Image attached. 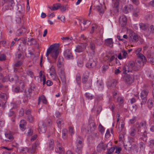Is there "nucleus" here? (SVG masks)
Returning <instances> with one entry per match:
<instances>
[{
  "label": "nucleus",
  "mask_w": 154,
  "mask_h": 154,
  "mask_svg": "<svg viewBox=\"0 0 154 154\" xmlns=\"http://www.w3.org/2000/svg\"><path fill=\"white\" fill-rule=\"evenodd\" d=\"M124 81L128 84H131L134 80V77L133 75H127L124 77Z\"/></svg>",
  "instance_id": "obj_5"
},
{
  "label": "nucleus",
  "mask_w": 154,
  "mask_h": 154,
  "mask_svg": "<svg viewBox=\"0 0 154 154\" xmlns=\"http://www.w3.org/2000/svg\"><path fill=\"white\" fill-rule=\"evenodd\" d=\"M82 147L83 144H76V152L80 153L82 150Z\"/></svg>",
  "instance_id": "obj_35"
},
{
  "label": "nucleus",
  "mask_w": 154,
  "mask_h": 154,
  "mask_svg": "<svg viewBox=\"0 0 154 154\" xmlns=\"http://www.w3.org/2000/svg\"><path fill=\"white\" fill-rule=\"evenodd\" d=\"M62 137L64 140H66L67 137L68 131L66 129H63L62 130Z\"/></svg>",
  "instance_id": "obj_30"
},
{
  "label": "nucleus",
  "mask_w": 154,
  "mask_h": 154,
  "mask_svg": "<svg viewBox=\"0 0 154 154\" xmlns=\"http://www.w3.org/2000/svg\"><path fill=\"white\" fill-rule=\"evenodd\" d=\"M120 0H113V6L114 8H117L119 6Z\"/></svg>",
  "instance_id": "obj_40"
},
{
  "label": "nucleus",
  "mask_w": 154,
  "mask_h": 154,
  "mask_svg": "<svg viewBox=\"0 0 154 154\" xmlns=\"http://www.w3.org/2000/svg\"><path fill=\"white\" fill-rule=\"evenodd\" d=\"M72 40V37L71 38H69L67 37H66V38H65V40L64 42L66 43H67L68 44H69L70 43Z\"/></svg>",
  "instance_id": "obj_55"
},
{
  "label": "nucleus",
  "mask_w": 154,
  "mask_h": 154,
  "mask_svg": "<svg viewBox=\"0 0 154 154\" xmlns=\"http://www.w3.org/2000/svg\"><path fill=\"white\" fill-rule=\"evenodd\" d=\"M149 92L147 89H145L142 90L141 92L140 97L142 100L141 103V108L143 107L142 105H144L146 103L147 100V96Z\"/></svg>",
  "instance_id": "obj_4"
},
{
  "label": "nucleus",
  "mask_w": 154,
  "mask_h": 154,
  "mask_svg": "<svg viewBox=\"0 0 154 154\" xmlns=\"http://www.w3.org/2000/svg\"><path fill=\"white\" fill-rule=\"evenodd\" d=\"M114 148L113 147H111L109 149L106 154H111L114 152Z\"/></svg>",
  "instance_id": "obj_62"
},
{
  "label": "nucleus",
  "mask_w": 154,
  "mask_h": 154,
  "mask_svg": "<svg viewBox=\"0 0 154 154\" xmlns=\"http://www.w3.org/2000/svg\"><path fill=\"white\" fill-rule=\"evenodd\" d=\"M38 146L37 143H35L33 144L32 148H28V152L30 154L35 153L36 147Z\"/></svg>",
  "instance_id": "obj_19"
},
{
  "label": "nucleus",
  "mask_w": 154,
  "mask_h": 154,
  "mask_svg": "<svg viewBox=\"0 0 154 154\" xmlns=\"http://www.w3.org/2000/svg\"><path fill=\"white\" fill-rule=\"evenodd\" d=\"M81 76L79 75H77L76 76V80L77 83L79 84L81 82Z\"/></svg>",
  "instance_id": "obj_54"
},
{
  "label": "nucleus",
  "mask_w": 154,
  "mask_h": 154,
  "mask_svg": "<svg viewBox=\"0 0 154 154\" xmlns=\"http://www.w3.org/2000/svg\"><path fill=\"white\" fill-rule=\"evenodd\" d=\"M18 12L20 14L23 13L24 10V7L22 6L21 5H19L18 6Z\"/></svg>",
  "instance_id": "obj_41"
},
{
  "label": "nucleus",
  "mask_w": 154,
  "mask_h": 154,
  "mask_svg": "<svg viewBox=\"0 0 154 154\" xmlns=\"http://www.w3.org/2000/svg\"><path fill=\"white\" fill-rule=\"evenodd\" d=\"M139 127L140 129H144L146 130L147 128L146 122V121H143L139 124Z\"/></svg>",
  "instance_id": "obj_22"
},
{
  "label": "nucleus",
  "mask_w": 154,
  "mask_h": 154,
  "mask_svg": "<svg viewBox=\"0 0 154 154\" xmlns=\"http://www.w3.org/2000/svg\"><path fill=\"white\" fill-rule=\"evenodd\" d=\"M50 76H51V78L54 80H56L57 79V77L56 73H51L50 74Z\"/></svg>",
  "instance_id": "obj_53"
},
{
  "label": "nucleus",
  "mask_w": 154,
  "mask_h": 154,
  "mask_svg": "<svg viewBox=\"0 0 154 154\" xmlns=\"http://www.w3.org/2000/svg\"><path fill=\"white\" fill-rule=\"evenodd\" d=\"M26 124L25 121L24 120H23L20 121V126L22 130L23 131L26 128L25 126Z\"/></svg>",
  "instance_id": "obj_29"
},
{
  "label": "nucleus",
  "mask_w": 154,
  "mask_h": 154,
  "mask_svg": "<svg viewBox=\"0 0 154 154\" xmlns=\"http://www.w3.org/2000/svg\"><path fill=\"white\" fill-rule=\"evenodd\" d=\"M138 57L140 58L143 62L146 61L145 57L144 55L141 54H140L138 55Z\"/></svg>",
  "instance_id": "obj_51"
},
{
  "label": "nucleus",
  "mask_w": 154,
  "mask_h": 154,
  "mask_svg": "<svg viewBox=\"0 0 154 154\" xmlns=\"http://www.w3.org/2000/svg\"><path fill=\"white\" fill-rule=\"evenodd\" d=\"M89 48L91 51V55H94L96 51L95 45L94 43V42L91 41L90 42Z\"/></svg>",
  "instance_id": "obj_13"
},
{
  "label": "nucleus",
  "mask_w": 154,
  "mask_h": 154,
  "mask_svg": "<svg viewBox=\"0 0 154 154\" xmlns=\"http://www.w3.org/2000/svg\"><path fill=\"white\" fill-rule=\"evenodd\" d=\"M5 137L7 139L5 140H6L11 141L13 140L14 138L12 135L8 133L5 134Z\"/></svg>",
  "instance_id": "obj_31"
},
{
  "label": "nucleus",
  "mask_w": 154,
  "mask_h": 154,
  "mask_svg": "<svg viewBox=\"0 0 154 154\" xmlns=\"http://www.w3.org/2000/svg\"><path fill=\"white\" fill-rule=\"evenodd\" d=\"M140 28L142 30H145L148 28V25L147 24L141 23L139 24Z\"/></svg>",
  "instance_id": "obj_34"
},
{
  "label": "nucleus",
  "mask_w": 154,
  "mask_h": 154,
  "mask_svg": "<svg viewBox=\"0 0 154 154\" xmlns=\"http://www.w3.org/2000/svg\"><path fill=\"white\" fill-rule=\"evenodd\" d=\"M139 68V66H137V64H135L134 61H132L129 62L127 65L124 66L122 69L123 70V73L126 74L128 72H131L133 70L137 71Z\"/></svg>",
  "instance_id": "obj_2"
},
{
  "label": "nucleus",
  "mask_w": 154,
  "mask_h": 154,
  "mask_svg": "<svg viewBox=\"0 0 154 154\" xmlns=\"http://www.w3.org/2000/svg\"><path fill=\"white\" fill-rule=\"evenodd\" d=\"M122 52L123 53L122 57L123 58H126L128 56V54L127 52L125 50H123L122 51Z\"/></svg>",
  "instance_id": "obj_60"
},
{
  "label": "nucleus",
  "mask_w": 154,
  "mask_h": 154,
  "mask_svg": "<svg viewBox=\"0 0 154 154\" xmlns=\"http://www.w3.org/2000/svg\"><path fill=\"white\" fill-rule=\"evenodd\" d=\"M6 59V56L4 54H0V61H4Z\"/></svg>",
  "instance_id": "obj_56"
},
{
  "label": "nucleus",
  "mask_w": 154,
  "mask_h": 154,
  "mask_svg": "<svg viewBox=\"0 0 154 154\" xmlns=\"http://www.w3.org/2000/svg\"><path fill=\"white\" fill-rule=\"evenodd\" d=\"M125 123L124 122H121L120 127H119V129L118 130V132H120L122 131L124 128L125 126Z\"/></svg>",
  "instance_id": "obj_42"
},
{
  "label": "nucleus",
  "mask_w": 154,
  "mask_h": 154,
  "mask_svg": "<svg viewBox=\"0 0 154 154\" xmlns=\"http://www.w3.org/2000/svg\"><path fill=\"white\" fill-rule=\"evenodd\" d=\"M50 74L51 73H56L55 70L53 66H52L50 69L49 71Z\"/></svg>",
  "instance_id": "obj_63"
},
{
  "label": "nucleus",
  "mask_w": 154,
  "mask_h": 154,
  "mask_svg": "<svg viewBox=\"0 0 154 154\" xmlns=\"http://www.w3.org/2000/svg\"><path fill=\"white\" fill-rule=\"evenodd\" d=\"M89 75V73L88 72H85L84 73L82 79V82L83 83H86L88 79V78Z\"/></svg>",
  "instance_id": "obj_25"
},
{
  "label": "nucleus",
  "mask_w": 154,
  "mask_h": 154,
  "mask_svg": "<svg viewBox=\"0 0 154 154\" xmlns=\"http://www.w3.org/2000/svg\"><path fill=\"white\" fill-rule=\"evenodd\" d=\"M136 130L135 129L133 128H131V131L130 132V134L131 136H134L135 134Z\"/></svg>",
  "instance_id": "obj_49"
},
{
  "label": "nucleus",
  "mask_w": 154,
  "mask_h": 154,
  "mask_svg": "<svg viewBox=\"0 0 154 154\" xmlns=\"http://www.w3.org/2000/svg\"><path fill=\"white\" fill-rule=\"evenodd\" d=\"M57 147L58 148L57 151L60 154H63L64 153V152L62 147L61 146H57Z\"/></svg>",
  "instance_id": "obj_50"
},
{
  "label": "nucleus",
  "mask_w": 154,
  "mask_h": 154,
  "mask_svg": "<svg viewBox=\"0 0 154 154\" xmlns=\"http://www.w3.org/2000/svg\"><path fill=\"white\" fill-rule=\"evenodd\" d=\"M27 74L29 75L31 77H33V73L30 70H27Z\"/></svg>",
  "instance_id": "obj_64"
},
{
  "label": "nucleus",
  "mask_w": 154,
  "mask_h": 154,
  "mask_svg": "<svg viewBox=\"0 0 154 154\" xmlns=\"http://www.w3.org/2000/svg\"><path fill=\"white\" fill-rule=\"evenodd\" d=\"M54 141L53 140H50L49 142V148L50 149H52L54 148Z\"/></svg>",
  "instance_id": "obj_45"
},
{
  "label": "nucleus",
  "mask_w": 154,
  "mask_h": 154,
  "mask_svg": "<svg viewBox=\"0 0 154 154\" xmlns=\"http://www.w3.org/2000/svg\"><path fill=\"white\" fill-rule=\"evenodd\" d=\"M58 74L62 82L66 83V80L64 67L59 68Z\"/></svg>",
  "instance_id": "obj_7"
},
{
  "label": "nucleus",
  "mask_w": 154,
  "mask_h": 154,
  "mask_svg": "<svg viewBox=\"0 0 154 154\" xmlns=\"http://www.w3.org/2000/svg\"><path fill=\"white\" fill-rule=\"evenodd\" d=\"M63 120L61 119H58L57 121V123L58 126L59 128H60L61 127V124L63 123Z\"/></svg>",
  "instance_id": "obj_44"
},
{
  "label": "nucleus",
  "mask_w": 154,
  "mask_h": 154,
  "mask_svg": "<svg viewBox=\"0 0 154 154\" xmlns=\"http://www.w3.org/2000/svg\"><path fill=\"white\" fill-rule=\"evenodd\" d=\"M107 145H104L103 143L101 142L97 146V150L98 152H100L103 150H105L107 148Z\"/></svg>",
  "instance_id": "obj_9"
},
{
  "label": "nucleus",
  "mask_w": 154,
  "mask_h": 154,
  "mask_svg": "<svg viewBox=\"0 0 154 154\" xmlns=\"http://www.w3.org/2000/svg\"><path fill=\"white\" fill-rule=\"evenodd\" d=\"M92 27L91 31V33H93L94 31L95 30L98 29V26L96 24H94L92 25Z\"/></svg>",
  "instance_id": "obj_47"
},
{
  "label": "nucleus",
  "mask_w": 154,
  "mask_h": 154,
  "mask_svg": "<svg viewBox=\"0 0 154 154\" xmlns=\"http://www.w3.org/2000/svg\"><path fill=\"white\" fill-rule=\"evenodd\" d=\"M26 31V29L25 27L22 26L17 31L16 33L17 35H21L24 34Z\"/></svg>",
  "instance_id": "obj_18"
},
{
  "label": "nucleus",
  "mask_w": 154,
  "mask_h": 154,
  "mask_svg": "<svg viewBox=\"0 0 154 154\" xmlns=\"http://www.w3.org/2000/svg\"><path fill=\"white\" fill-rule=\"evenodd\" d=\"M140 147L142 150H144L145 149V144L143 142H140Z\"/></svg>",
  "instance_id": "obj_59"
},
{
  "label": "nucleus",
  "mask_w": 154,
  "mask_h": 154,
  "mask_svg": "<svg viewBox=\"0 0 154 154\" xmlns=\"http://www.w3.org/2000/svg\"><path fill=\"white\" fill-rule=\"evenodd\" d=\"M98 129L99 131L102 134H103L104 132V127L100 124L98 126Z\"/></svg>",
  "instance_id": "obj_46"
},
{
  "label": "nucleus",
  "mask_w": 154,
  "mask_h": 154,
  "mask_svg": "<svg viewBox=\"0 0 154 154\" xmlns=\"http://www.w3.org/2000/svg\"><path fill=\"white\" fill-rule=\"evenodd\" d=\"M148 35H149L151 33H154V26L151 25L149 27L148 30Z\"/></svg>",
  "instance_id": "obj_32"
},
{
  "label": "nucleus",
  "mask_w": 154,
  "mask_h": 154,
  "mask_svg": "<svg viewBox=\"0 0 154 154\" xmlns=\"http://www.w3.org/2000/svg\"><path fill=\"white\" fill-rule=\"evenodd\" d=\"M148 106L149 108L151 109L154 106V101L153 100L149 99L147 102Z\"/></svg>",
  "instance_id": "obj_28"
},
{
  "label": "nucleus",
  "mask_w": 154,
  "mask_h": 154,
  "mask_svg": "<svg viewBox=\"0 0 154 154\" xmlns=\"http://www.w3.org/2000/svg\"><path fill=\"white\" fill-rule=\"evenodd\" d=\"M113 42L112 38H109L105 40V45L110 47H112L113 45Z\"/></svg>",
  "instance_id": "obj_23"
},
{
  "label": "nucleus",
  "mask_w": 154,
  "mask_h": 154,
  "mask_svg": "<svg viewBox=\"0 0 154 154\" xmlns=\"http://www.w3.org/2000/svg\"><path fill=\"white\" fill-rule=\"evenodd\" d=\"M8 81L10 82H13L14 81H17L18 79V77L16 74L13 75H9L8 76Z\"/></svg>",
  "instance_id": "obj_20"
},
{
  "label": "nucleus",
  "mask_w": 154,
  "mask_h": 154,
  "mask_svg": "<svg viewBox=\"0 0 154 154\" xmlns=\"http://www.w3.org/2000/svg\"><path fill=\"white\" fill-rule=\"evenodd\" d=\"M60 10L62 12H64L66 10H68V8L67 7V5H61L60 4Z\"/></svg>",
  "instance_id": "obj_38"
},
{
  "label": "nucleus",
  "mask_w": 154,
  "mask_h": 154,
  "mask_svg": "<svg viewBox=\"0 0 154 154\" xmlns=\"http://www.w3.org/2000/svg\"><path fill=\"white\" fill-rule=\"evenodd\" d=\"M76 144H83V140L80 136H78L76 140Z\"/></svg>",
  "instance_id": "obj_36"
},
{
  "label": "nucleus",
  "mask_w": 154,
  "mask_h": 154,
  "mask_svg": "<svg viewBox=\"0 0 154 154\" xmlns=\"http://www.w3.org/2000/svg\"><path fill=\"white\" fill-rule=\"evenodd\" d=\"M127 22L126 17L124 15L120 17L119 20V24L122 26H124L126 24Z\"/></svg>",
  "instance_id": "obj_15"
},
{
  "label": "nucleus",
  "mask_w": 154,
  "mask_h": 154,
  "mask_svg": "<svg viewBox=\"0 0 154 154\" xmlns=\"http://www.w3.org/2000/svg\"><path fill=\"white\" fill-rule=\"evenodd\" d=\"M60 7V3H57L54 4L52 7H48L52 11L57 10Z\"/></svg>",
  "instance_id": "obj_26"
},
{
  "label": "nucleus",
  "mask_w": 154,
  "mask_h": 154,
  "mask_svg": "<svg viewBox=\"0 0 154 154\" xmlns=\"http://www.w3.org/2000/svg\"><path fill=\"white\" fill-rule=\"evenodd\" d=\"M88 129L86 130L85 129V126H83L81 129L82 131H85V132L88 134H90L92 132L94 131L96 128L95 124L94 122H92L90 123L88 126Z\"/></svg>",
  "instance_id": "obj_3"
},
{
  "label": "nucleus",
  "mask_w": 154,
  "mask_h": 154,
  "mask_svg": "<svg viewBox=\"0 0 154 154\" xmlns=\"http://www.w3.org/2000/svg\"><path fill=\"white\" fill-rule=\"evenodd\" d=\"M23 64V62L20 61H18L15 62L14 64V66L18 67L20 66Z\"/></svg>",
  "instance_id": "obj_48"
},
{
  "label": "nucleus",
  "mask_w": 154,
  "mask_h": 154,
  "mask_svg": "<svg viewBox=\"0 0 154 154\" xmlns=\"http://www.w3.org/2000/svg\"><path fill=\"white\" fill-rule=\"evenodd\" d=\"M133 14L134 16L138 17L140 14V9L137 8L135 9L134 11Z\"/></svg>",
  "instance_id": "obj_37"
},
{
  "label": "nucleus",
  "mask_w": 154,
  "mask_h": 154,
  "mask_svg": "<svg viewBox=\"0 0 154 154\" xmlns=\"http://www.w3.org/2000/svg\"><path fill=\"white\" fill-rule=\"evenodd\" d=\"M118 102L121 103H122L124 102V99L123 97H119L117 99Z\"/></svg>",
  "instance_id": "obj_57"
},
{
  "label": "nucleus",
  "mask_w": 154,
  "mask_h": 154,
  "mask_svg": "<svg viewBox=\"0 0 154 154\" xmlns=\"http://www.w3.org/2000/svg\"><path fill=\"white\" fill-rule=\"evenodd\" d=\"M63 58L62 57H59L57 62V66L59 68L64 67Z\"/></svg>",
  "instance_id": "obj_21"
},
{
  "label": "nucleus",
  "mask_w": 154,
  "mask_h": 154,
  "mask_svg": "<svg viewBox=\"0 0 154 154\" xmlns=\"http://www.w3.org/2000/svg\"><path fill=\"white\" fill-rule=\"evenodd\" d=\"M58 48L55 44L52 45L47 49L46 56L48 57L50 54L52 59L55 60L59 54Z\"/></svg>",
  "instance_id": "obj_1"
},
{
  "label": "nucleus",
  "mask_w": 154,
  "mask_h": 154,
  "mask_svg": "<svg viewBox=\"0 0 154 154\" xmlns=\"http://www.w3.org/2000/svg\"><path fill=\"white\" fill-rule=\"evenodd\" d=\"M95 61L93 59H89L88 62L86 64V66L88 68H92L96 66Z\"/></svg>",
  "instance_id": "obj_14"
},
{
  "label": "nucleus",
  "mask_w": 154,
  "mask_h": 154,
  "mask_svg": "<svg viewBox=\"0 0 154 154\" xmlns=\"http://www.w3.org/2000/svg\"><path fill=\"white\" fill-rule=\"evenodd\" d=\"M38 128V131L40 134L44 133L46 130V126L45 123L42 121L39 122Z\"/></svg>",
  "instance_id": "obj_6"
},
{
  "label": "nucleus",
  "mask_w": 154,
  "mask_h": 154,
  "mask_svg": "<svg viewBox=\"0 0 154 154\" xmlns=\"http://www.w3.org/2000/svg\"><path fill=\"white\" fill-rule=\"evenodd\" d=\"M34 119L33 117L31 115L28 116V120L30 122H32L34 121Z\"/></svg>",
  "instance_id": "obj_52"
},
{
  "label": "nucleus",
  "mask_w": 154,
  "mask_h": 154,
  "mask_svg": "<svg viewBox=\"0 0 154 154\" xmlns=\"http://www.w3.org/2000/svg\"><path fill=\"white\" fill-rule=\"evenodd\" d=\"M86 97L88 100H91L94 97V96L91 95L90 94L88 93H86L85 94Z\"/></svg>",
  "instance_id": "obj_43"
},
{
  "label": "nucleus",
  "mask_w": 154,
  "mask_h": 154,
  "mask_svg": "<svg viewBox=\"0 0 154 154\" xmlns=\"http://www.w3.org/2000/svg\"><path fill=\"white\" fill-rule=\"evenodd\" d=\"M64 56L67 59H72L73 56L71 50L69 49L66 50L64 52Z\"/></svg>",
  "instance_id": "obj_10"
},
{
  "label": "nucleus",
  "mask_w": 154,
  "mask_h": 154,
  "mask_svg": "<svg viewBox=\"0 0 154 154\" xmlns=\"http://www.w3.org/2000/svg\"><path fill=\"white\" fill-rule=\"evenodd\" d=\"M105 59L107 61L108 63H110L112 62L115 60H117V55H115L111 56H106L105 58Z\"/></svg>",
  "instance_id": "obj_17"
},
{
  "label": "nucleus",
  "mask_w": 154,
  "mask_h": 154,
  "mask_svg": "<svg viewBox=\"0 0 154 154\" xmlns=\"http://www.w3.org/2000/svg\"><path fill=\"white\" fill-rule=\"evenodd\" d=\"M95 9L98 11L100 13L103 14V10L102 8V6H96L95 7Z\"/></svg>",
  "instance_id": "obj_39"
},
{
  "label": "nucleus",
  "mask_w": 154,
  "mask_h": 154,
  "mask_svg": "<svg viewBox=\"0 0 154 154\" xmlns=\"http://www.w3.org/2000/svg\"><path fill=\"white\" fill-rule=\"evenodd\" d=\"M87 44L86 43L82 44L80 45H77L75 49L76 52L80 53L83 52L85 49Z\"/></svg>",
  "instance_id": "obj_8"
},
{
  "label": "nucleus",
  "mask_w": 154,
  "mask_h": 154,
  "mask_svg": "<svg viewBox=\"0 0 154 154\" xmlns=\"http://www.w3.org/2000/svg\"><path fill=\"white\" fill-rule=\"evenodd\" d=\"M82 23V24L81 23L80 24V26L81 30H84L85 28H87L90 26L91 23V22L88 20H84Z\"/></svg>",
  "instance_id": "obj_12"
},
{
  "label": "nucleus",
  "mask_w": 154,
  "mask_h": 154,
  "mask_svg": "<svg viewBox=\"0 0 154 154\" xmlns=\"http://www.w3.org/2000/svg\"><path fill=\"white\" fill-rule=\"evenodd\" d=\"M33 133V131L31 129H30L28 131V132H27V135L29 136H31Z\"/></svg>",
  "instance_id": "obj_61"
},
{
  "label": "nucleus",
  "mask_w": 154,
  "mask_h": 154,
  "mask_svg": "<svg viewBox=\"0 0 154 154\" xmlns=\"http://www.w3.org/2000/svg\"><path fill=\"white\" fill-rule=\"evenodd\" d=\"M58 19H60L61 21L63 22H65L66 20L65 17L63 15L61 16L60 17L59 16H58Z\"/></svg>",
  "instance_id": "obj_58"
},
{
  "label": "nucleus",
  "mask_w": 154,
  "mask_h": 154,
  "mask_svg": "<svg viewBox=\"0 0 154 154\" xmlns=\"http://www.w3.org/2000/svg\"><path fill=\"white\" fill-rule=\"evenodd\" d=\"M133 9V6L131 5L125 6L123 8V11L125 14H128Z\"/></svg>",
  "instance_id": "obj_16"
},
{
  "label": "nucleus",
  "mask_w": 154,
  "mask_h": 154,
  "mask_svg": "<svg viewBox=\"0 0 154 154\" xmlns=\"http://www.w3.org/2000/svg\"><path fill=\"white\" fill-rule=\"evenodd\" d=\"M129 39L130 42H136L138 40V37L136 34L132 33L130 34Z\"/></svg>",
  "instance_id": "obj_11"
},
{
  "label": "nucleus",
  "mask_w": 154,
  "mask_h": 154,
  "mask_svg": "<svg viewBox=\"0 0 154 154\" xmlns=\"http://www.w3.org/2000/svg\"><path fill=\"white\" fill-rule=\"evenodd\" d=\"M41 101H42V103L44 104H46L47 103V100L45 97L44 95H42L41 96L39 97H38V105L40 104Z\"/></svg>",
  "instance_id": "obj_24"
},
{
  "label": "nucleus",
  "mask_w": 154,
  "mask_h": 154,
  "mask_svg": "<svg viewBox=\"0 0 154 154\" xmlns=\"http://www.w3.org/2000/svg\"><path fill=\"white\" fill-rule=\"evenodd\" d=\"M117 81L116 80H113L110 84L108 85V87L109 88L112 89L115 88L116 85Z\"/></svg>",
  "instance_id": "obj_27"
},
{
  "label": "nucleus",
  "mask_w": 154,
  "mask_h": 154,
  "mask_svg": "<svg viewBox=\"0 0 154 154\" xmlns=\"http://www.w3.org/2000/svg\"><path fill=\"white\" fill-rule=\"evenodd\" d=\"M95 42L97 45H100L103 42L102 37H101L99 38H97L94 40Z\"/></svg>",
  "instance_id": "obj_33"
}]
</instances>
